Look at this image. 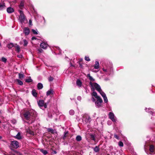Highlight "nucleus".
I'll use <instances>...</instances> for the list:
<instances>
[{"instance_id": "obj_25", "label": "nucleus", "mask_w": 155, "mask_h": 155, "mask_svg": "<svg viewBox=\"0 0 155 155\" xmlns=\"http://www.w3.org/2000/svg\"><path fill=\"white\" fill-rule=\"evenodd\" d=\"M47 130L48 132H50L52 134H53L54 133V130L51 128H47Z\"/></svg>"}, {"instance_id": "obj_9", "label": "nucleus", "mask_w": 155, "mask_h": 155, "mask_svg": "<svg viewBox=\"0 0 155 155\" xmlns=\"http://www.w3.org/2000/svg\"><path fill=\"white\" fill-rule=\"evenodd\" d=\"M40 45L41 48L44 49H46L48 46L47 43L45 42L41 43Z\"/></svg>"}, {"instance_id": "obj_34", "label": "nucleus", "mask_w": 155, "mask_h": 155, "mask_svg": "<svg viewBox=\"0 0 155 155\" xmlns=\"http://www.w3.org/2000/svg\"><path fill=\"white\" fill-rule=\"evenodd\" d=\"M16 81L18 82V83L19 85H22L23 84L22 82L20 80L18 79H17L16 80Z\"/></svg>"}, {"instance_id": "obj_28", "label": "nucleus", "mask_w": 155, "mask_h": 155, "mask_svg": "<svg viewBox=\"0 0 155 155\" xmlns=\"http://www.w3.org/2000/svg\"><path fill=\"white\" fill-rule=\"evenodd\" d=\"M32 94L35 97H37V94L35 90V89H34L32 90Z\"/></svg>"}, {"instance_id": "obj_51", "label": "nucleus", "mask_w": 155, "mask_h": 155, "mask_svg": "<svg viewBox=\"0 0 155 155\" xmlns=\"http://www.w3.org/2000/svg\"><path fill=\"white\" fill-rule=\"evenodd\" d=\"M92 100L93 102H95V99H94V98L93 97L92 98Z\"/></svg>"}, {"instance_id": "obj_47", "label": "nucleus", "mask_w": 155, "mask_h": 155, "mask_svg": "<svg viewBox=\"0 0 155 155\" xmlns=\"http://www.w3.org/2000/svg\"><path fill=\"white\" fill-rule=\"evenodd\" d=\"M29 24L30 25H32V22L31 20H29Z\"/></svg>"}, {"instance_id": "obj_21", "label": "nucleus", "mask_w": 155, "mask_h": 155, "mask_svg": "<svg viewBox=\"0 0 155 155\" xmlns=\"http://www.w3.org/2000/svg\"><path fill=\"white\" fill-rule=\"evenodd\" d=\"M5 5L4 3H0V10L3 9L5 8Z\"/></svg>"}, {"instance_id": "obj_4", "label": "nucleus", "mask_w": 155, "mask_h": 155, "mask_svg": "<svg viewBox=\"0 0 155 155\" xmlns=\"http://www.w3.org/2000/svg\"><path fill=\"white\" fill-rule=\"evenodd\" d=\"M38 104L41 108H42L43 107H44V108L45 109L47 107V104L46 103H45V102L43 100H40L38 101Z\"/></svg>"}, {"instance_id": "obj_32", "label": "nucleus", "mask_w": 155, "mask_h": 155, "mask_svg": "<svg viewBox=\"0 0 155 155\" xmlns=\"http://www.w3.org/2000/svg\"><path fill=\"white\" fill-rule=\"evenodd\" d=\"M98 92L103 97L106 96V94L102 91L101 89V91H98Z\"/></svg>"}, {"instance_id": "obj_39", "label": "nucleus", "mask_w": 155, "mask_h": 155, "mask_svg": "<svg viewBox=\"0 0 155 155\" xmlns=\"http://www.w3.org/2000/svg\"><path fill=\"white\" fill-rule=\"evenodd\" d=\"M103 98L104 100V102L105 103H107L108 102V100L107 99V98L106 96H105L104 97H103Z\"/></svg>"}, {"instance_id": "obj_10", "label": "nucleus", "mask_w": 155, "mask_h": 155, "mask_svg": "<svg viewBox=\"0 0 155 155\" xmlns=\"http://www.w3.org/2000/svg\"><path fill=\"white\" fill-rule=\"evenodd\" d=\"M25 19V15L20 16H19V20L20 22L22 23Z\"/></svg>"}, {"instance_id": "obj_13", "label": "nucleus", "mask_w": 155, "mask_h": 155, "mask_svg": "<svg viewBox=\"0 0 155 155\" xmlns=\"http://www.w3.org/2000/svg\"><path fill=\"white\" fill-rule=\"evenodd\" d=\"M7 11L8 13H11L14 12V9L12 7H8L7 8Z\"/></svg>"}, {"instance_id": "obj_23", "label": "nucleus", "mask_w": 155, "mask_h": 155, "mask_svg": "<svg viewBox=\"0 0 155 155\" xmlns=\"http://www.w3.org/2000/svg\"><path fill=\"white\" fill-rule=\"evenodd\" d=\"M15 44H14L13 43H10L8 44L7 47L9 48H11L13 47H14Z\"/></svg>"}, {"instance_id": "obj_50", "label": "nucleus", "mask_w": 155, "mask_h": 155, "mask_svg": "<svg viewBox=\"0 0 155 155\" xmlns=\"http://www.w3.org/2000/svg\"><path fill=\"white\" fill-rule=\"evenodd\" d=\"M38 50L39 52L40 53L42 51V50L41 49H38Z\"/></svg>"}, {"instance_id": "obj_17", "label": "nucleus", "mask_w": 155, "mask_h": 155, "mask_svg": "<svg viewBox=\"0 0 155 155\" xmlns=\"http://www.w3.org/2000/svg\"><path fill=\"white\" fill-rule=\"evenodd\" d=\"M24 2L23 1H21L19 5V7L20 9H22L24 7Z\"/></svg>"}, {"instance_id": "obj_31", "label": "nucleus", "mask_w": 155, "mask_h": 155, "mask_svg": "<svg viewBox=\"0 0 155 155\" xmlns=\"http://www.w3.org/2000/svg\"><path fill=\"white\" fill-rule=\"evenodd\" d=\"M16 138L18 140L21 139V137L20 135V134L19 132L18 133L16 137Z\"/></svg>"}, {"instance_id": "obj_41", "label": "nucleus", "mask_w": 155, "mask_h": 155, "mask_svg": "<svg viewBox=\"0 0 155 155\" xmlns=\"http://www.w3.org/2000/svg\"><path fill=\"white\" fill-rule=\"evenodd\" d=\"M32 31L33 33V34H35V35H37L38 34V33H37V31L36 30H35L33 29H32Z\"/></svg>"}, {"instance_id": "obj_36", "label": "nucleus", "mask_w": 155, "mask_h": 155, "mask_svg": "<svg viewBox=\"0 0 155 155\" xmlns=\"http://www.w3.org/2000/svg\"><path fill=\"white\" fill-rule=\"evenodd\" d=\"M69 114L71 115H73L74 114V111L73 110H70Z\"/></svg>"}, {"instance_id": "obj_44", "label": "nucleus", "mask_w": 155, "mask_h": 155, "mask_svg": "<svg viewBox=\"0 0 155 155\" xmlns=\"http://www.w3.org/2000/svg\"><path fill=\"white\" fill-rule=\"evenodd\" d=\"M53 80V78L51 76H50L48 78V80L50 81H52Z\"/></svg>"}, {"instance_id": "obj_57", "label": "nucleus", "mask_w": 155, "mask_h": 155, "mask_svg": "<svg viewBox=\"0 0 155 155\" xmlns=\"http://www.w3.org/2000/svg\"><path fill=\"white\" fill-rule=\"evenodd\" d=\"M1 111L0 110V114H1Z\"/></svg>"}, {"instance_id": "obj_56", "label": "nucleus", "mask_w": 155, "mask_h": 155, "mask_svg": "<svg viewBox=\"0 0 155 155\" xmlns=\"http://www.w3.org/2000/svg\"><path fill=\"white\" fill-rule=\"evenodd\" d=\"M2 138V137L1 136H0V139Z\"/></svg>"}, {"instance_id": "obj_40", "label": "nucleus", "mask_w": 155, "mask_h": 155, "mask_svg": "<svg viewBox=\"0 0 155 155\" xmlns=\"http://www.w3.org/2000/svg\"><path fill=\"white\" fill-rule=\"evenodd\" d=\"M1 60L2 61L5 63L7 61V59L3 57L2 58Z\"/></svg>"}, {"instance_id": "obj_37", "label": "nucleus", "mask_w": 155, "mask_h": 155, "mask_svg": "<svg viewBox=\"0 0 155 155\" xmlns=\"http://www.w3.org/2000/svg\"><path fill=\"white\" fill-rule=\"evenodd\" d=\"M118 145L120 147H122L124 146V144L122 141H119L118 142Z\"/></svg>"}, {"instance_id": "obj_22", "label": "nucleus", "mask_w": 155, "mask_h": 155, "mask_svg": "<svg viewBox=\"0 0 155 155\" xmlns=\"http://www.w3.org/2000/svg\"><path fill=\"white\" fill-rule=\"evenodd\" d=\"M154 146L153 145H151L150 147L149 150L150 152L152 153L154 152Z\"/></svg>"}, {"instance_id": "obj_3", "label": "nucleus", "mask_w": 155, "mask_h": 155, "mask_svg": "<svg viewBox=\"0 0 155 155\" xmlns=\"http://www.w3.org/2000/svg\"><path fill=\"white\" fill-rule=\"evenodd\" d=\"M90 117L87 114H84L82 120L84 123H90L91 121Z\"/></svg>"}, {"instance_id": "obj_54", "label": "nucleus", "mask_w": 155, "mask_h": 155, "mask_svg": "<svg viewBox=\"0 0 155 155\" xmlns=\"http://www.w3.org/2000/svg\"><path fill=\"white\" fill-rule=\"evenodd\" d=\"M10 155H15L14 154H11Z\"/></svg>"}, {"instance_id": "obj_15", "label": "nucleus", "mask_w": 155, "mask_h": 155, "mask_svg": "<svg viewBox=\"0 0 155 155\" xmlns=\"http://www.w3.org/2000/svg\"><path fill=\"white\" fill-rule=\"evenodd\" d=\"M94 68L96 69H98L99 68V63L97 61L95 62V64L94 65Z\"/></svg>"}, {"instance_id": "obj_8", "label": "nucleus", "mask_w": 155, "mask_h": 155, "mask_svg": "<svg viewBox=\"0 0 155 155\" xmlns=\"http://www.w3.org/2000/svg\"><path fill=\"white\" fill-rule=\"evenodd\" d=\"M145 110L147 112L150 113V114L153 115H155V112L152 111L153 110L152 109H151V108H149L148 109L146 108Z\"/></svg>"}, {"instance_id": "obj_19", "label": "nucleus", "mask_w": 155, "mask_h": 155, "mask_svg": "<svg viewBox=\"0 0 155 155\" xmlns=\"http://www.w3.org/2000/svg\"><path fill=\"white\" fill-rule=\"evenodd\" d=\"M90 138L92 140H93L94 141H95V137H96V135L95 134H90Z\"/></svg>"}, {"instance_id": "obj_53", "label": "nucleus", "mask_w": 155, "mask_h": 155, "mask_svg": "<svg viewBox=\"0 0 155 155\" xmlns=\"http://www.w3.org/2000/svg\"><path fill=\"white\" fill-rule=\"evenodd\" d=\"M30 134H31V135H34V133L33 132H32L31 131V132L30 133Z\"/></svg>"}, {"instance_id": "obj_12", "label": "nucleus", "mask_w": 155, "mask_h": 155, "mask_svg": "<svg viewBox=\"0 0 155 155\" xmlns=\"http://www.w3.org/2000/svg\"><path fill=\"white\" fill-rule=\"evenodd\" d=\"M54 91L53 89H51L50 90L48 91L46 93V95L47 96L50 95H52L54 94Z\"/></svg>"}, {"instance_id": "obj_2", "label": "nucleus", "mask_w": 155, "mask_h": 155, "mask_svg": "<svg viewBox=\"0 0 155 155\" xmlns=\"http://www.w3.org/2000/svg\"><path fill=\"white\" fill-rule=\"evenodd\" d=\"M90 84L91 86V89L92 91H95V89L97 91H101V89L100 86L96 83H93L91 81L90 82Z\"/></svg>"}, {"instance_id": "obj_18", "label": "nucleus", "mask_w": 155, "mask_h": 155, "mask_svg": "<svg viewBox=\"0 0 155 155\" xmlns=\"http://www.w3.org/2000/svg\"><path fill=\"white\" fill-rule=\"evenodd\" d=\"M92 91L93 92L92 94V95L94 96L95 98L97 99L99 97H100L99 96H97V93L95 91Z\"/></svg>"}, {"instance_id": "obj_24", "label": "nucleus", "mask_w": 155, "mask_h": 155, "mask_svg": "<svg viewBox=\"0 0 155 155\" xmlns=\"http://www.w3.org/2000/svg\"><path fill=\"white\" fill-rule=\"evenodd\" d=\"M94 150L96 152H98L99 151V146H96L93 148Z\"/></svg>"}, {"instance_id": "obj_11", "label": "nucleus", "mask_w": 155, "mask_h": 155, "mask_svg": "<svg viewBox=\"0 0 155 155\" xmlns=\"http://www.w3.org/2000/svg\"><path fill=\"white\" fill-rule=\"evenodd\" d=\"M24 32L25 35H28L30 33L29 28H25L24 30Z\"/></svg>"}, {"instance_id": "obj_27", "label": "nucleus", "mask_w": 155, "mask_h": 155, "mask_svg": "<svg viewBox=\"0 0 155 155\" xmlns=\"http://www.w3.org/2000/svg\"><path fill=\"white\" fill-rule=\"evenodd\" d=\"M76 140L77 141H80L81 140L82 137L78 135L76 137Z\"/></svg>"}, {"instance_id": "obj_46", "label": "nucleus", "mask_w": 155, "mask_h": 155, "mask_svg": "<svg viewBox=\"0 0 155 155\" xmlns=\"http://www.w3.org/2000/svg\"><path fill=\"white\" fill-rule=\"evenodd\" d=\"M81 98L80 96H78L77 97V99L78 100H81Z\"/></svg>"}, {"instance_id": "obj_20", "label": "nucleus", "mask_w": 155, "mask_h": 155, "mask_svg": "<svg viewBox=\"0 0 155 155\" xmlns=\"http://www.w3.org/2000/svg\"><path fill=\"white\" fill-rule=\"evenodd\" d=\"M43 87V84L41 83H38L37 85V88L39 90L42 89Z\"/></svg>"}, {"instance_id": "obj_7", "label": "nucleus", "mask_w": 155, "mask_h": 155, "mask_svg": "<svg viewBox=\"0 0 155 155\" xmlns=\"http://www.w3.org/2000/svg\"><path fill=\"white\" fill-rule=\"evenodd\" d=\"M109 118L113 122H116V119L114 116V113L112 112H110L109 114Z\"/></svg>"}, {"instance_id": "obj_5", "label": "nucleus", "mask_w": 155, "mask_h": 155, "mask_svg": "<svg viewBox=\"0 0 155 155\" xmlns=\"http://www.w3.org/2000/svg\"><path fill=\"white\" fill-rule=\"evenodd\" d=\"M10 147L12 148H17L19 147L18 142L16 140L12 141L11 142Z\"/></svg>"}, {"instance_id": "obj_52", "label": "nucleus", "mask_w": 155, "mask_h": 155, "mask_svg": "<svg viewBox=\"0 0 155 155\" xmlns=\"http://www.w3.org/2000/svg\"><path fill=\"white\" fill-rule=\"evenodd\" d=\"M103 70L105 72H106L107 71V70L104 68L103 69Z\"/></svg>"}, {"instance_id": "obj_30", "label": "nucleus", "mask_w": 155, "mask_h": 155, "mask_svg": "<svg viewBox=\"0 0 155 155\" xmlns=\"http://www.w3.org/2000/svg\"><path fill=\"white\" fill-rule=\"evenodd\" d=\"M40 151H41L44 155H45L48 153V152L45 150H44L42 149L40 150Z\"/></svg>"}, {"instance_id": "obj_58", "label": "nucleus", "mask_w": 155, "mask_h": 155, "mask_svg": "<svg viewBox=\"0 0 155 155\" xmlns=\"http://www.w3.org/2000/svg\"><path fill=\"white\" fill-rule=\"evenodd\" d=\"M82 60V59H81V61Z\"/></svg>"}, {"instance_id": "obj_6", "label": "nucleus", "mask_w": 155, "mask_h": 155, "mask_svg": "<svg viewBox=\"0 0 155 155\" xmlns=\"http://www.w3.org/2000/svg\"><path fill=\"white\" fill-rule=\"evenodd\" d=\"M97 99V101L95 102L96 106L97 107H99L101 106V104L103 102V101L101 97H99Z\"/></svg>"}, {"instance_id": "obj_29", "label": "nucleus", "mask_w": 155, "mask_h": 155, "mask_svg": "<svg viewBox=\"0 0 155 155\" xmlns=\"http://www.w3.org/2000/svg\"><path fill=\"white\" fill-rule=\"evenodd\" d=\"M32 79L31 78V77H30L26 79L25 81L26 82L30 83L32 81Z\"/></svg>"}, {"instance_id": "obj_48", "label": "nucleus", "mask_w": 155, "mask_h": 155, "mask_svg": "<svg viewBox=\"0 0 155 155\" xmlns=\"http://www.w3.org/2000/svg\"><path fill=\"white\" fill-rule=\"evenodd\" d=\"M37 39V38H36L35 37H33L32 38H31V39L32 40H36Z\"/></svg>"}, {"instance_id": "obj_38", "label": "nucleus", "mask_w": 155, "mask_h": 155, "mask_svg": "<svg viewBox=\"0 0 155 155\" xmlns=\"http://www.w3.org/2000/svg\"><path fill=\"white\" fill-rule=\"evenodd\" d=\"M23 42L24 43V45L25 46H26L28 44V42L25 39L23 40Z\"/></svg>"}, {"instance_id": "obj_16", "label": "nucleus", "mask_w": 155, "mask_h": 155, "mask_svg": "<svg viewBox=\"0 0 155 155\" xmlns=\"http://www.w3.org/2000/svg\"><path fill=\"white\" fill-rule=\"evenodd\" d=\"M76 84L78 87H81L82 85V83L80 80L78 79L76 81Z\"/></svg>"}, {"instance_id": "obj_33", "label": "nucleus", "mask_w": 155, "mask_h": 155, "mask_svg": "<svg viewBox=\"0 0 155 155\" xmlns=\"http://www.w3.org/2000/svg\"><path fill=\"white\" fill-rule=\"evenodd\" d=\"M68 134V132L67 131H65L64 134V136L63 137V139L64 140L65 139V138L66 137V135Z\"/></svg>"}, {"instance_id": "obj_45", "label": "nucleus", "mask_w": 155, "mask_h": 155, "mask_svg": "<svg viewBox=\"0 0 155 155\" xmlns=\"http://www.w3.org/2000/svg\"><path fill=\"white\" fill-rule=\"evenodd\" d=\"M114 137L117 139H119V136L117 134H115Z\"/></svg>"}, {"instance_id": "obj_49", "label": "nucleus", "mask_w": 155, "mask_h": 155, "mask_svg": "<svg viewBox=\"0 0 155 155\" xmlns=\"http://www.w3.org/2000/svg\"><path fill=\"white\" fill-rule=\"evenodd\" d=\"M17 57L19 58H21L22 57V55H17Z\"/></svg>"}, {"instance_id": "obj_26", "label": "nucleus", "mask_w": 155, "mask_h": 155, "mask_svg": "<svg viewBox=\"0 0 155 155\" xmlns=\"http://www.w3.org/2000/svg\"><path fill=\"white\" fill-rule=\"evenodd\" d=\"M87 75V76L89 78V79L91 81H95V79H94L93 78V77L90 75V74H88Z\"/></svg>"}, {"instance_id": "obj_43", "label": "nucleus", "mask_w": 155, "mask_h": 155, "mask_svg": "<svg viewBox=\"0 0 155 155\" xmlns=\"http://www.w3.org/2000/svg\"><path fill=\"white\" fill-rule=\"evenodd\" d=\"M19 12L20 14V16H21V15H24L23 14V12L21 10H19Z\"/></svg>"}, {"instance_id": "obj_55", "label": "nucleus", "mask_w": 155, "mask_h": 155, "mask_svg": "<svg viewBox=\"0 0 155 155\" xmlns=\"http://www.w3.org/2000/svg\"><path fill=\"white\" fill-rule=\"evenodd\" d=\"M54 153H56V152L55 151H54Z\"/></svg>"}, {"instance_id": "obj_42", "label": "nucleus", "mask_w": 155, "mask_h": 155, "mask_svg": "<svg viewBox=\"0 0 155 155\" xmlns=\"http://www.w3.org/2000/svg\"><path fill=\"white\" fill-rule=\"evenodd\" d=\"M85 59L86 61H90V59L89 58V57L87 56H85Z\"/></svg>"}, {"instance_id": "obj_35", "label": "nucleus", "mask_w": 155, "mask_h": 155, "mask_svg": "<svg viewBox=\"0 0 155 155\" xmlns=\"http://www.w3.org/2000/svg\"><path fill=\"white\" fill-rule=\"evenodd\" d=\"M24 77V74H22L19 73V78L20 79H22Z\"/></svg>"}, {"instance_id": "obj_1", "label": "nucleus", "mask_w": 155, "mask_h": 155, "mask_svg": "<svg viewBox=\"0 0 155 155\" xmlns=\"http://www.w3.org/2000/svg\"><path fill=\"white\" fill-rule=\"evenodd\" d=\"M23 115L26 120L33 122L37 116L36 112L33 110H30L24 112Z\"/></svg>"}, {"instance_id": "obj_14", "label": "nucleus", "mask_w": 155, "mask_h": 155, "mask_svg": "<svg viewBox=\"0 0 155 155\" xmlns=\"http://www.w3.org/2000/svg\"><path fill=\"white\" fill-rule=\"evenodd\" d=\"M14 47L16 48L15 51L18 53H19L20 51V46L18 45L17 44H15Z\"/></svg>"}]
</instances>
